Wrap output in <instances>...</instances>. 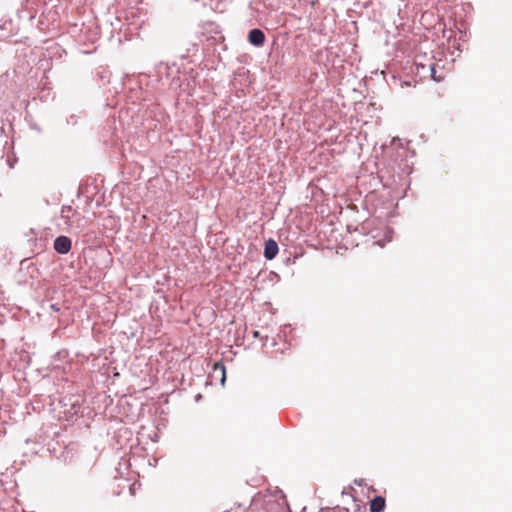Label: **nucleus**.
I'll return each mask as SVG.
<instances>
[{"label":"nucleus","instance_id":"f257e3e1","mask_svg":"<svg viewBox=\"0 0 512 512\" xmlns=\"http://www.w3.org/2000/svg\"><path fill=\"white\" fill-rule=\"evenodd\" d=\"M61 218L69 228L83 229V217L72 206L64 205L61 208Z\"/></svg>","mask_w":512,"mask_h":512},{"label":"nucleus","instance_id":"f03ea898","mask_svg":"<svg viewBox=\"0 0 512 512\" xmlns=\"http://www.w3.org/2000/svg\"><path fill=\"white\" fill-rule=\"evenodd\" d=\"M54 249L60 254H66L71 250V240L66 236H59L54 241Z\"/></svg>","mask_w":512,"mask_h":512},{"label":"nucleus","instance_id":"7ed1b4c3","mask_svg":"<svg viewBox=\"0 0 512 512\" xmlns=\"http://www.w3.org/2000/svg\"><path fill=\"white\" fill-rule=\"evenodd\" d=\"M248 40L255 46H262L265 41V34L260 29H252L248 34Z\"/></svg>","mask_w":512,"mask_h":512},{"label":"nucleus","instance_id":"20e7f679","mask_svg":"<svg viewBox=\"0 0 512 512\" xmlns=\"http://www.w3.org/2000/svg\"><path fill=\"white\" fill-rule=\"evenodd\" d=\"M278 253V245L277 243L270 239L268 241L265 242V248H264V256L266 259L268 260H272L273 258H275V256L277 255Z\"/></svg>","mask_w":512,"mask_h":512},{"label":"nucleus","instance_id":"39448f33","mask_svg":"<svg viewBox=\"0 0 512 512\" xmlns=\"http://www.w3.org/2000/svg\"><path fill=\"white\" fill-rule=\"evenodd\" d=\"M385 508V499L381 496L374 497L370 502V512H381Z\"/></svg>","mask_w":512,"mask_h":512},{"label":"nucleus","instance_id":"423d86ee","mask_svg":"<svg viewBox=\"0 0 512 512\" xmlns=\"http://www.w3.org/2000/svg\"><path fill=\"white\" fill-rule=\"evenodd\" d=\"M213 372L214 373L219 372L220 380H221L222 384H224L225 379H226V371H225L224 364L222 362H215L213 364Z\"/></svg>","mask_w":512,"mask_h":512},{"label":"nucleus","instance_id":"0eeeda50","mask_svg":"<svg viewBox=\"0 0 512 512\" xmlns=\"http://www.w3.org/2000/svg\"><path fill=\"white\" fill-rule=\"evenodd\" d=\"M430 69H431V76L435 81L440 82L444 79V76H442V75L438 76V73H436L434 64L430 66Z\"/></svg>","mask_w":512,"mask_h":512}]
</instances>
